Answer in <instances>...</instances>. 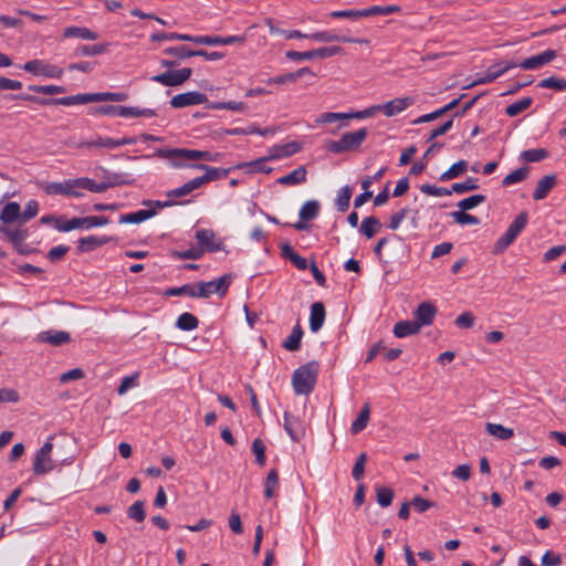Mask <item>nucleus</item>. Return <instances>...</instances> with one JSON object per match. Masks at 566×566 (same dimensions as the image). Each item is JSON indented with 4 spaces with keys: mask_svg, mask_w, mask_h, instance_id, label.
I'll return each mask as SVG.
<instances>
[{
    "mask_svg": "<svg viewBox=\"0 0 566 566\" xmlns=\"http://www.w3.org/2000/svg\"><path fill=\"white\" fill-rule=\"evenodd\" d=\"M11 99L15 101H25L35 103L41 106H56V105H63V106H72V105H80V104H87V103H96L97 102V93H84V94H76L65 97H50V98H43L35 95H29V94H17L11 95Z\"/></svg>",
    "mask_w": 566,
    "mask_h": 566,
    "instance_id": "f257e3e1",
    "label": "nucleus"
},
{
    "mask_svg": "<svg viewBox=\"0 0 566 566\" xmlns=\"http://www.w3.org/2000/svg\"><path fill=\"white\" fill-rule=\"evenodd\" d=\"M318 363L308 361L294 370L292 385L296 395H308L313 391L318 376Z\"/></svg>",
    "mask_w": 566,
    "mask_h": 566,
    "instance_id": "f03ea898",
    "label": "nucleus"
},
{
    "mask_svg": "<svg viewBox=\"0 0 566 566\" xmlns=\"http://www.w3.org/2000/svg\"><path fill=\"white\" fill-rule=\"evenodd\" d=\"M154 156L165 159L181 158L187 160L219 161L222 154L187 148H158Z\"/></svg>",
    "mask_w": 566,
    "mask_h": 566,
    "instance_id": "7ed1b4c3",
    "label": "nucleus"
},
{
    "mask_svg": "<svg viewBox=\"0 0 566 566\" xmlns=\"http://www.w3.org/2000/svg\"><path fill=\"white\" fill-rule=\"evenodd\" d=\"M368 136L367 128H359L355 132H347L337 140H331L327 149L334 154L358 150Z\"/></svg>",
    "mask_w": 566,
    "mask_h": 566,
    "instance_id": "20e7f679",
    "label": "nucleus"
},
{
    "mask_svg": "<svg viewBox=\"0 0 566 566\" xmlns=\"http://www.w3.org/2000/svg\"><path fill=\"white\" fill-rule=\"evenodd\" d=\"M528 221V213L526 211L520 212L513 222L509 226L505 233L497 239L494 244L493 252L502 253L504 252L518 237L522 230L526 227Z\"/></svg>",
    "mask_w": 566,
    "mask_h": 566,
    "instance_id": "39448f33",
    "label": "nucleus"
},
{
    "mask_svg": "<svg viewBox=\"0 0 566 566\" xmlns=\"http://www.w3.org/2000/svg\"><path fill=\"white\" fill-rule=\"evenodd\" d=\"M109 223L108 217L105 216H88L83 218H72L70 220H65L63 224H57L56 230L60 232H69L75 229H86L90 230L95 227H102Z\"/></svg>",
    "mask_w": 566,
    "mask_h": 566,
    "instance_id": "423d86ee",
    "label": "nucleus"
},
{
    "mask_svg": "<svg viewBox=\"0 0 566 566\" xmlns=\"http://www.w3.org/2000/svg\"><path fill=\"white\" fill-rule=\"evenodd\" d=\"M232 282L231 274H224L218 280L210 282H200L197 284V295L201 298H208L211 294L217 293L220 296L227 294L229 286Z\"/></svg>",
    "mask_w": 566,
    "mask_h": 566,
    "instance_id": "0eeeda50",
    "label": "nucleus"
},
{
    "mask_svg": "<svg viewBox=\"0 0 566 566\" xmlns=\"http://www.w3.org/2000/svg\"><path fill=\"white\" fill-rule=\"evenodd\" d=\"M342 52L343 48L340 46H325L306 52L290 50L285 52V56L291 61L300 62L304 60L332 57L334 55L340 54Z\"/></svg>",
    "mask_w": 566,
    "mask_h": 566,
    "instance_id": "6e6552de",
    "label": "nucleus"
},
{
    "mask_svg": "<svg viewBox=\"0 0 566 566\" xmlns=\"http://www.w3.org/2000/svg\"><path fill=\"white\" fill-rule=\"evenodd\" d=\"M22 69L34 75H42L48 78H61L64 73L62 67L38 59L28 61Z\"/></svg>",
    "mask_w": 566,
    "mask_h": 566,
    "instance_id": "1a4fd4ad",
    "label": "nucleus"
},
{
    "mask_svg": "<svg viewBox=\"0 0 566 566\" xmlns=\"http://www.w3.org/2000/svg\"><path fill=\"white\" fill-rule=\"evenodd\" d=\"M413 103V97L406 96L394 98L382 105H375L370 108H367L366 111H371V115L377 111H381L387 117H391L405 111L408 106L412 105Z\"/></svg>",
    "mask_w": 566,
    "mask_h": 566,
    "instance_id": "9d476101",
    "label": "nucleus"
},
{
    "mask_svg": "<svg viewBox=\"0 0 566 566\" xmlns=\"http://www.w3.org/2000/svg\"><path fill=\"white\" fill-rule=\"evenodd\" d=\"M191 69L184 67L176 71H166L151 77V81L165 86H178L185 83L191 76Z\"/></svg>",
    "mask_w": 566,
    "mask_h": 566,
    "instance_id": "9b49d317",
    "label": "nucleus"
},
{
    "mask_svg": "<svg viewBox=\"0 0 566 566\" xmlns=\"http://www.w3.org/2000/svg\"><path fill=\"white\" fill-rule=\"evenodd\" d=\"M368 116H371V111H357V112H352V113L326 112V113L321 114L315 119V123L317 125H325V124H331V123H335V122L344 120V119H352V118L361 119V118H366Z\"/></svg>",
    "mask_w": 566,
    "mask_h": 566,
    "instance_id": "f8f14e48",
    "label": "nucleus"
},
{
    "mask_svg": "<svg viewBox=\"0 0 566 566\" xmlns=\"http://www.w3.org/2000/svg\"><path fill=\"white\" fill-rule=\"evenodd\" d=\"M203 103H209L207 96L203 93L195 91L177 94L170 99V105L174 108H184Z\"/></svg>",
    "mask_w": 566,
    "mask_h": 566,
    "instance_id": "ddd939ff",
    "label": "nucleus"
},
{
    "mask_svg": "<svg viewBox=\"0 0 566 566\" xmlns=\"http://www.w3.org/2000/svg\"><path fill=\"white\" fill-rule=\"evenodd\" d=\"M284 429L294 442H300L305 437V427L303 421L290 412H284Z\"/></svg>",
    "mask_w": 566,
    "mask_h": 566,
    "instance_id": "4468645a",
    "label": "nucleus"
},
{
    "mask_svg": "<svg viewBox=\"0 0 566 566\" xmlns=\"http://www.w3.org/2000/svg\"><path fill=\"white\" fill-rule=\"evenodd\" d=\"M319 203L316 200L306 201L300 209L301 220L292 224L296 230L303 231L307 229L306 221L313 220L318 216Z\"/></svg>",
    "mask_w": 566,
    "mask_h": 566,
    "instance_id": "2eb2a0df",
    "label": "nucleus"
},
{
    "mask_svg": "<svg viewBox=\"0 0 566 566\" xmlns=\"http://www.w3.org/2000/svg\"><path fill=\"white\" fill-rule=\"evenodd\" d=\"M515 66H516V64L514 62H509V61L499 63V64H494L488 70V72L484 76L476 78L468 87H472V86L480 85V84L491 83V82L495 81L497 77H500L501 75H503L509 70L514 69Z\"/></svg>",
    "mask_w": 566,
    "mask_h": 566,
    "instance_id": "dca6fc26",
    "label": "nucleus"
},
{
    "mask_svg": "<svg viewBox=\"0 0 566 566\" xmlns=\"http://www.w3.org/2000/svg\"><path fill=\"white\" fill-rule=\"evenodd\" d=\"M310 39L317 42H343V43H359V44H368L369 40L367 39H358L350 36L337 35L328 31H317L310 34Z\"/></svg>",
    "mask_w": 566,
    "mask_h": 566,
    "instance_id": "f3484780",
    "label": "nucleus"
},
{
    "mask_svg": "<svg viewBox=\"0 0 566 566\" xmlns=\"http://www.w3.org/2000/svg\"><path fill=\"white\" fill-rule=\"evenodd\" d=\"M244 35H229V36H219V35H198L196 36V44H205V45H229L234 43H244Z\"/></svg>",
    "mask_w": 566,
    "mask_h": 566,
    "instance_id": "a211bd4d",
    "label": "nucleus"
},
{
    "mask_svg": "<svg viewBox=\"0 0 566 566\" xmlns=\"http://www.w3.org/2000/svg\"><path fill=\"white\" fill-rule=\"evenodd\" d=\"M214 232L210 229H202L196 232V239L199 243V248L203 249V253L218 252L222 249V242L214 240Z\"/></svg>",
    "mask_w": 566,
    "mask_h": 566,
    "instance_id": "6ab92c4d",
    "label": "nucleus"
},
{
    "mask_svg": "<svg viewBox=\"0 0 566 566\" xmlns=\"http://www.w3.org/2000/svg\"><path fill=\"white\" fill-rule=\"evenodd\" d=\"M437 314V307L431 302H422L415 311V322L419 327L431 325Z\"/></svg>",
    "mask_w": 566,
    "mask_h": 566,
    "instance_id": "aec40b11",
    "label": "nucleus"
},
{
    "mask_svg": "<svg viewBox=\"0 0 566 566\" xmlns=\"http://www.w3.org/2000/svg\"><path fill=\"white\" fill-rule=\"evenodd\" d=\"M281 157L280 154H271L269 157L265 158H259L256 160H252L249 163H241L238 164L234 168L235 169H247V172H263V174H270L273 169L268 166L266 161L269 159H276Z\"/></svg>",
    "mask_w": 566,
    "mask_h": 566,
    "instance_id": "412c9836",
    "label": "nucleus"
},
{
    "mask_svg": "<svg viewBox=\"0 0 566 566\" xmlns=\"http://www.w3.org/2000/svg\"><path fill=\"white\" fill-rule=\"evenodd\" d=\"M556 51L555 50H546L541 54L531 56L525 59L520 66L523 70H536L549 62H552L556 57Z\"/></svg>",
    "mask_w": 566,
    "mask_h": 566,
    "instance_id": "4be33fe9",
    "label": "nucleus"
},
{
    "mask_svg": "<svg viewBox=\"0 0 566 566\" xmlns=\"http://www.w3.org/2000/svg\"><path fill=\"white\" fill-rule=\"evenodd\" d=\"M0 233L3 234L12 245H21L29 237L28 229L12 227V224L0 226Z\"/></svg>",
    "mask_w": 566,
    "mask_h": 566,
    "instance_id": "5701e85b",
    "label": "nucleus"
},
{
    "mask_svg": "<svg viewBox=\"0 0 566 566\" xmlns=\"http://www.w3.org/2000/svg\"><path fill=\"white\" fill-rule=\"evenodd\" d=\"M556 185L557 176L555 174L544 176L535 187L533 199L536 201L545 199Z\"/></svg>",
    "mask_w": 566,
    "mask_h": 566,
    "instance_id": "b1692460",
    "label": "nucleus"
},
{
    "mask_svg": "<svg viewBox=\"0 0 566 566\" xmlns=\"http://www.w3.org/2000/svg\"><path fill=\"white\" fill-rule=\"evenodd\" d=\"M0 221L2 223L1 226L12 224L14 222L22 224L20 205L14 201L8 202L0 212Z\"/></svg>",
    "mask_w": 566,
    "mask_h": 566,
    "instance_id": "393cba45",
    "label": "nucleus"
},
{
    "mask_svg": "<svg viewBox=\"0 0 566 566\" xmlns=\"http://www.w3.org/2000/svg\"><path fill=\"white\" fill-rule=\"evenodd\" d=\"M111 240H112V238L105 237V235H102V237L90 235L86 238H81L77 241V251L81 253L91 252V251L96 250L97 248H101V247L107 244Z\"/></svg>",
    "mask_w": 566,
    "mask_h": 566,
    "instance_id": "a878e982",
    "label": "nucleus"
},
{
    "mask_svg": "<svg viewBox=\"0 0 566 566\" xmlns=\"http://www.w3.org/2000/svg\"><path fill=\"white\" fill-rule=\"evenodd\" d=\"M189 167L206 171V174L202 175L205 184L226 178L231 170V168H216L208 166L206 164H193L190 165Z\"/></svg>",
    "mask_w": 566,
    "mask_h": 566,
    "instance_id": "bb28decb",
    "label": "nucleus"
},
{
    "mask_svg": "<svg viewBox=\"0 0 566 566\" xmlns=\"http://www.w3.org/2000/svg\"><path fill=\"white\" fill-rule=\"evenodd\" d=\"M325 306L322 302H315L311 306L310 328L313 333L318 332L325 322Z\"/></svg>",
    "mask_w": 566,
    "mask_h": 566,
    "instance_id": "cd10ccee",
    "label": "nucleus"
},
{
    "mask_svg": "<svg viewBox=\"0 0 566 566\" xmlns=\"http://www.w3.org/2000/svg\"><path fill=\"white\" fill-rule=\"evenodd\" d=\"M40 339L53 346H61L71 342V335L64 331H48L40 334Z\"/></svg>",
    "mask_w": 566,
    "mask_h": 566,
    "instance_id": "c85d7f7f",
    "label": "nucleus"
},
{
    "mask_svg": "<svg viewBox=\"0 0 566 566\" xmlns=\"http://www.w3.org/2000/svg\"><path fill=\"white\" fill-rule=\"evenodd\" d=\"M306 168L304 166H300L290 174L280 177L276 181L282 186L300 185L306 181Z\"/></svg>",
    "mask_w": 566,
    "mask_h": 566,
    "instance_id": "c756f323",
    "label": "nucleus"
},
{
    "mask_svg": "<svg viewBox=\"0 0 566 566\" xmlns=\"http://www.w3.org/2000/svg\"><path fill=\"white\" fill-rule=\"evenodd\" d=\"M281 253L283 258L290 260L291 263L298 270H306L310 266L307 260L296 253L292 245L289 243L281 245Z\"/></svg>",
    "mask_w": 566,
    "mask_h": 566,
    "instance_id": "7c9ffc66",
    "label": "nucleus"
},
{
    "mask_svg": "<svg viewBox=\"0 0 566 566\" xmlns=\"http://www.w3.org/2000/svg\"><path fill=\"white\" fill-rule=\"evenodd\" d=\"M419 324L415 321H400L394 326V335L398 338H403L410 335H416L420 332Z\"/></svg>",
    "mask_w": 566,
    "mask_h": 566,
    "instance_id": "2f4dec72",
    "label": "nucleus"
},
{
    "mask_svg": "<svg viewBox=\"0 0 566 566\" xmlns=\"http://www.w3.org/2000/svg\"><path fill=\"white\" fill-rule=\"evenodd\" d=\"M63 38H78L83 40H96L98 34L87 28L84 27H69L63 30Z\"/></svg>",
    "mask_w": 566,
    "mask_h": 566,
    "instance_id": "473e14b6",
    "label": "nucleus"
},
{
    "mask_svg": "<svg viewBox=\"0 0 566 566\" xmlns=\"http://www.w3.org/2000/svg\"><path fill=\"white\" fill-rule=\"evenodd\" d=\"M54 469L53 460L49 455L34 454L33 472L35 475H43Z\"/></svg>",
    "mask_w": 566,
    "mask_h": 566,
    "instance_id": "72a5a7b5",
    "label": "nucleus"
},
{
    "mask_svg": "<svg viewBox=\"0 0 566 566\" xmlns=\"http://www.w3.org/2000/svg\"><path fill=\"white\" fill-rule=\"evenodd\" d=\"M155 216V210H138L135 212L122 214L118 219L119 223H142Z\"/></svg>",
    "mask_w": 566,
    "mask_h": 566,
    "instance_id": "f704fd0d",
    "label": "nucleus"
},
{
    "mask_svg": "<svg viewBox=\"0 0 566 566\" xmlns=\"http://www.w3.org/2000/svg\"><path fill=\"white\" fill-rule=\"evenodd\" d=\"M303 337V329L300 324H296L289 337L283 342L282 346L289 352H296L301 348V340Z\"/></svg>",
    "mask_w": 566,
    "mask_h": 566,
    "instance_id": "c9c22d12",
    "label": "nucleus"
},
{
    "mask_svg": "<svg viewBox=\"0 0 566 566\" xmlns=\"http://www.w3.org/2000/svg\"><path fill=\"white\" fill-rule=\"evenodd\" d=\"M108 43H96V44H86L80 45L75 49V56H93L99 55L107 51Z\"/></svg>",
    "mask_w": 566,
    "mask_h": 566,
    "instance_id": "e433bc0d",
    "label": "nucleus"
},
{
    "mask_svg": "<svg viewBox=\"0 0 566 566\" xmlns=\"http://www.w3.org/2000/svg\"><path fill=\"white\" fill-rule=\"evenodd\" d=\"M485 430L490 436H493L500 440H509L514 436V430L506 428L499 423H486Z\"/></svg>",
    "mask_w": 566,
    "mask_h": 566,
    "instance_id": "4c0bfd02",
    "label": "nucleus"
},
{
    "mask_svg": "<svg viewBox=\"0 0 566 566\" xmlns=\"http://www.w3.org/2000/svg\"><path fill=\"white\" fill-rule=\"evenodd\" d=\"M120 117H154L156 112L151 108H139L134 106H122L119 109Z\"/></svg>",
    "mask_w": 566,
    "mask_h": 566,
    "instance_id": "58836bf2",
    "label": "nucleus"
},
{
    "mask_svg": "<svg viewBox=\"0 0 566 566\" xmlns=\"http://www.w3.org/2000/svg\"><path fill=\"white\" fill-rule=\"evenodd\" d=\"M369 417H370V407H369V403H365L363 406L359 415L357 416V418L353 421L350 431L353 433H358V432L363 431L367 427Z\"/></svg>",
    "mask_w": 566,
    "mask_h": 566,
    "instance_id": "ea45409f",
    "label": "nucleus"
},
{
    "mask_svg": "<svg viewBox=\"0 0 566 566\" xmlns=\"http://www.w3.org/2000/svg\"><path fill=\"white\" fill-rule=\"evenodd\" d=\"M381 228V223L376 217H366L360 224V232L367 238H373Z\"/></svg>",
    "mask_w": 566,
    "mask_h": 566,
    "instance_id": "a19ab883",
    "label": "nucleus"
},
{
    "mask_svg": "<svg viewBox=\"0 0 566 566\" xmlns=\"http://www.w3.org/2000/svg\"><path fill=\"white\" fill-rule=\"evenodd\" d=\"M104 180L107 182L108 188L130 185L133 179L129 178L127 174H111L108 170L103 169Z\"/></svg>",
    "mask_w": 566,
    "mask_h": 566,
    "instance_id": "79ce46f5",
    "label": "nucleus"
},
{
    "mask_svg": "<svg viewBox=\"0 0 566 566\" xmlns=\"http://www.w3.org/2000/svg\"><path fill=\"white\" fill-rule=\"evenodd\" d=\"M209 109H230L234 112L244 113L248 108L247 104L243 102H209L207 104Z\"/></svg>",
    "mask_w": 566,
    "mask_h": 566,
    "instance_id": "37998d69",
    "label": "nucleus"
},
{
    "mask_svg": "<svg viewBox=\"0 0 566 566\" xmlns=\"http://www.w3.org/2000/svg\"><path fill=\"white\" fill-rule=\"evenodd\" d=\"M199 321L191 313H182L176 321V327L181 331H193L198 327Z\"/></svg>",
    "mask_w": 566,
    "mask_h": 566,
    "instance_id": "c03bdc74",
    "label": "nucleus"
},
{
    "mask_svg": "<svg viewBox=\"0 0 566 566\" xmlns=\"http://www.w3.org/2000/svg\"><path fill=\"white\" fill-rule=\"evenodd\" d=\"M277 485H279V473H277L276 469H272L268 473V476L264 482V496L268 500L272 499L275 495L274 491L277 488Z\"/></svg>",
    "mask_w": 566,
    "mask_h": 566,
    "instance_id": "a18cd8bd",
    "label": "nucleus"
},
{
    "mask_svg": "<svg viewBox=\"0 0 566 566\" xmlns=\"http://www.w3.org/2000/svg\"><path fill=\"white\" fill-rule=\"evenodd\" d=\"M197 284H185L178 287H169L164 292L166 296L188 295L190 297H198Z\"/></svg>",
    "mask_w": 566,
    "mask_h": 566,
    "instance_id": "49530a36",
    "label": "nucleus"
},
{
    "mask_svg": "<svg viewBox=\"0 0 566 566\" xmlns=\"http://www.w3.org/2000/svg\"><path fill=\"white\" fill-rule=\"evenodd\" d=\"M545 148L527 149L521 153L520 158L526 163H538L548 157Z\"/></svg>",
    "mask_w": 566,
    "mask_h": 566,
    "instance_id": "de8ad7c7",
    "label": "nucleus"
},
{
    "mask_svg": "<svg viewBox=\"0 0 566 566\" xmlns=\"http://www.w3.org/2000/svg\"><path fill=\"white\" fill-rule=\"evenodd\" d=\"M468 168V163L465 160H459L455 164H453L447 171H444L440 176L441 181H447L454 179L462 175Z\"/></svg>",
    "mask_w": 566,
    "mask_h": 566,
    "instance_id": "09e8293b",
    "label": "nucleus"
},
{
    "mask_svg": "<svg viewBox=\"0 0 566 566\" xmlns=\"http://www.w3.org/2000/svg\"><path fill=\"white\" fill-rule=\"evenodd\" d=\"M82 177L75 179H69L63 181V196L81 197L83 193L82 189Z\"/></svg>",
    "mask_w": 566,
    "mask_h": 566,
    "instance_id": "8fccbe9b",
    "label": "nucleus"
},
{
    "mask_svg": "<svg viewBox=\"0 0 566 566\" xmlns=\"http://www.w3.org/2000/svg\"><path fill=\"white\" fill-rule=\"evenodd\" d=\"M127 516L137 523L144 522L146 518L145 502L136 501L127 509Z\"/></svg>",
    "mask_w": 566,
    "mask_h": 566,
    "instance_id": "3c124183",
    "label": "nucleus"
},
{
    "mask_svg": "<svg viewBox=\"0 0 566 566\" xmlns=\"http://www.w3.org/2000/svg\"><path fill=\"white\" fill-rule=\"evenodd\" d=\"M530 168L527 166L521 167L518 169L513 170L511 174L504 177L502 180V185L504 187L511 186L513 184H517L526 179L528 175Z\"/></svg>",
    "mask_w": 566,
    "mask_h": 566,
    "instance_id": "603ef678",
    "label": "nucleus"
},
{
    "mask_svg": "<svg viewBox=\"0 0 566 566\" xmlns=\"http://www.w3.org/2000/svg\"><path fill=\"white\" fill-rule=\"evenodd\" d=\"M150 39H151V41H156V42L164 41V40H179V41H189V42L195 43L196 36L189 35V34H181V33H177V32H171V33L159 32V33L153 34L150 36Z\"/></svg>",
    "mask_w": 566,
    "mask_h": 566,
    "instance_id": "864d4df0",
    "label": "nucleus"
},
{
    "mask_svg": "<svg viewBox=\"0 0 566 566\" xmlns=\"http://www.w3.org/2000/svg\"><path fill=\"white\" fill-rule=\"evenodd\" d=\"M533 103L532 97H524L517 102L512 103L505 109V113L510 117L517 116L523 111L527 109Z\"/></svg>",
    "mask_w": 566,
    "mask_h": 566,
    "instance_id": "5fc2aeb1",
    "label": "nucleus"
},
{
    "mask_svg": "<svg viewBox=\"0 0 566 566\" xmlns=\"http://www.w3.org/2000/svg\"><path fill=\"white\" fill-rule=\"evenodd\" d=\"M352 193V189L348 186H345L339 190L336 198V207L338 211L345 212L348 210Z\"/></svg>",
    "mask_w": 566,
    "mask_h": 566,
    "instance_id": "6e6d98bb",
    "label": "nucleus"
},
{
    "mask_svg": "<svg viewBox=\"0 0 566 566\" xmlns=\"http://www.w3.org/2000/svg\"><path fill=\"white\" fill-rule=\"evenodd\" d=\"M450 216L455 223L461 224V226L479 224L480 223V220L478 217L467 213V211H463V210L452 211L450 213Z\"/></svg>",
    "mask_w": 566,
    "mask_h": 566,
    "instance_id": "4d7b16f0",
    "label": "nucleus"
},
{
    "mask_svg": "<svg viewBox=\"0 0 566 566\" xmlns=\"http://www.w3.org/2000/svg\"><path fill=\"white\" fill-rule=\"evenodd\" d=\"M82 189L88 190L91 192L95 193H102L108 189V185L105 180L101 182H95L93 179H90L87 177H82Z\"/></svg>",
    "mask_w": 566,
    "mask_h": 566,
    "instance_id": "13d9d810",
    "label": "nucleus"
},
{
    "mask_svg": "<svg viewBox=\"0 0 566 566\" xmlns=\"http://www.w3.org/2000/svg\"><path fill=\"white\" fill-rule=\"evenodd\" d=\"M377 503L381 507H387L394 500V491L390 488L379 486L376 489Z\"/></svg>",
    "mask_w": 566,
    "mask_h": 566,
    "instance_id": "bf43d9fd",
    "label": "nucleus"
},
{
    "mask_svg": "<svg viewBox=\"0 0 566 566\" xmlns=\"http://www.w3.org/2000/svg\"><path fill=\"white\" fill-rule=\"evenodd\" d=\"M172 255L179 260H199L203 255V249L191 247L185 251H174Z\"/></svg>",
    "mask_w": 566,
    "mask_h": 566,
    "instance_id": "052dcab7",
    "label": "nucleus"
},
{
    "mask_svg": "<svg viewBox=\"0 0 566 566\" xmlns=\"http://www.w3.org/2000/svg\"><path fill=\"white\" fill-rule=\"evenodd\" d=\"M485 200L486 197L484 195H473L459 201L458 207L460 208V210L468 211L475 208Z\"/></svg>",
    "mask_w": 566,
    "mask_h": 566,
    "instance_id": "680f3d73",
    "label": "nucleus"
},
{
    "mask_svg": "<svg viewBox=\"0 0 566 566\" xmlns=\"http://www.w3.org/2000/svg\"><path fill=\"white\" fill-rule=\"evenodd\" d=\"M479 189L478 179L475 178H468L463 182H455L452 185L451 190L455 193H464L469 191H473Z\"/></svg>",
    "mask_w": 566,
    "mask_h": 566,
    "instance_id": "e2e57ef3",
    "label": "nucleus"
},
{
    "mask_svg": "<svg viewBox=\"0 0 566 566\" xmlns=\"http://www.w3.org/2000/svg\"><path fill=\"white\" fill-rule=\"evenodd\" d=\"M28 88L31 92L46 95L63 94L66 92V88L64 86L59 85H30Z\"/></svg>",
    "mask_w": 566,
    "mask_h": 566,
    "instance_id": "0e129e2a",
    "label": "nucleus"
},
{
    "mask_svg": "<svg viewBox=\"0 0 566 566\" xmlns=\"http://www.w3.org/2000/svg\"><path fill=\"white\" fill-rule=\"evenodd\" d=\"M195 51L196 50H191L186 45H179V46L167 48L164 50V53L167 55L176 56L178 59H187V57L195 56Z\"/></svg>",
    "mask_w": 566,
    "mask_h": 566,
    "instance_id": "69168bd1",
    "label": "nucleus"
},
{
    "mask_svg": "<svg viewBox=\"0 0 566 566\" xmlns=\"http://www.w3.org/2000/svg\"><path fill=\"white\" fill-rule=\"evenodd\" d=\"M252 452L255 455L256 463L259 465L263 467L266 462V457H265V446L261 439L256 438L253 440Z\"/></svg>",
    "mask_w": 566,
    "mask_h": 566,
    "instance_id": "338daca9",
    "label": "nucleus"
},
{
    "mask_svg": "<svg viewBox=\"0 0 566 566\" xmlns=\"http://www.w3.org/2000/svg\"><path fill=\"white\" fill-rule=\"evenodd\" d=\"M538 86L543 87V88H554L556 91H565L566 90V80L551 76V77H546V78L542 80L538 83Z\"/></svg>",
    "mask_w": 566,
    "mask_h": 566,
    "instance_id": "774afa93",
    "label": "nucleus"
}]
</instances>
